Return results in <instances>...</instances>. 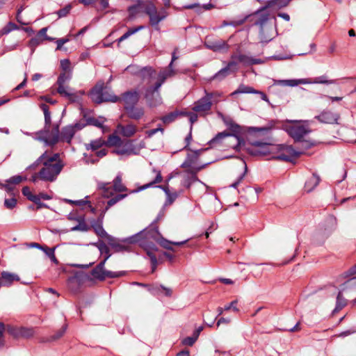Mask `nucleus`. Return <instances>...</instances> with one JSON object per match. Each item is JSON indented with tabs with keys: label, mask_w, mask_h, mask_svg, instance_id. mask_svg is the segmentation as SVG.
<instances>
[{
	"label": "nucleus",
	"mask_w": 356,
	"mask_h": 356,
	"mask_svg": "<svg viewBox=\"0 0 356 356\" xmlns=\"http://www.w3.org/2000/svg\"><path fill=\"white\" fill-rule=\"evenodd\" d=\"M307 83H309V79L277 80L275 84L282 86L294 87L300 84H307Z\"/></svg>",
	"instance_id": "nucleus-32"
},
{
	"label": "nucleus",
	"mask_w": 356,
	"mask_h": 356,
	"mask_svg": "<svg viewBox=\"0 0 356 356\" xmlns=\"http://www.w3.org/2000/svg\"><path fill=\"white\" fill-rule=\"evenodd\" d=\"M212 7L211 4H204L202 6H200V4L194 3V4H190L185 6V8L187 9H195V10L197 13H200L202 11V9L204 8V10H209Z\"/></svg>",
	"instance_id": "nucleus-48"
},
{
	"label": "nucleus",
	"mask_w": 356,
	"mask_h": 356,
	"mask_svg": "<svg viewBox=\"0 0 356 356\" xmlns=\"http://www.w3.org/2000/svg\"><path fill=\"white\" fill-rule=\"evenodd\" d=\"M111 257L108 254L101 261L91 272L92 275L99 280H104L106 277H117L122 275V273H115L104 269V265L107 259Z\"/></svg>",
	"instance_id": "nucleus-11"
},
{
	"label": "nucleus",
	"mask_w": 356,
	"mask_h": 356,
	"mask_svg": "<svg viewBox=\"0 0 356 356\" xmlns=\"http://www.w3.org/2000/svg\"><path fill=\"white\" fill-rule=\"evenodd\" d=\"M18 275L8 271H2L0 276V283L3 286L9 287L14 282L19 281Z\"/></svg>",
	"instance_id": "nucleus-23"
},
{
	"label": "nucleus",
	"mask_w": 356,
	"mask_h": 356,
	"mask_svg": "<svg viewBox=\"0 0 356 356\" xmlns=\"http://www.w3.org/2000/svg\"><path fill=\"white\" fill-rule=\"evenodd\" d=\"M175 74L176 70L174 69L172 63H170L167 67L161 69L159 72H156V77L149 79V83L153 81L157 84V87H161L166 79L174 76Z\"/></svg>",
	"instance_id": "nucleus-16"
},
{
	"label": "nucleus",
	"mask_w": 356,
	"mask_h": 356,
	"mask_svg": "<svg viewBox=\"0 0 356 356\" xmlns=\"http://www.w3.org/2000/svg\"><path fill=\"white\" fill-rule=\"evenodd\" d=\"M319 181H320L319 177L314 175L305 183V188H306V190L308 192L311 191L314 187H316L318 184Z\"/></svg>",
	"instance_id": "nucleus-41"
},
{
	"label": "nucleus",
	"mask_w": 356,
	"mask_h": 356,
	"mask_svg": "<svg viewBox=\"0 0 356 356\" xmlns=\"http://www.w3.org/2000/svg\"><path fill=\"white\" fill-rule=\"evenodd\" d=\"M102 97H106V99H104V102H118V97L111 94L108 90L104 88V93L102 94Z\"/></svg>",
	"instance_id": "nucleus-54"
},
{
	"label": "nucleus",
	"mask_w": 356,
	"mask_h": 356,
	"mask_svg": "<svg viewBox=\"0 0 356 356\" xmlns=\"http://www.w3.org/2000/svg\"><path fill=\"white\" fill-rule=\"evenodd\" d=\"M39 163L43 165L40 170V179L49 182H53L57 179L65 166L59 154H50L47 152H44L33 165L28 167V169L33 168Z\"/></svg>",
	"instance_id": "nucleus-2"
},
{
	"label": "nucleus",
	"mask_w": 356,
	"mask_h": 356,
	"mask_svg": "<svg viewBox=\"0 0 356 356\" xmlns=\"http://www.w3.org/2000/svg\"><path fill=\"white\" fill-rule=\"evenodd\" d=\"M25 180H26V177H22V176H20V175H15V176H13V177H10L8 179H7L6 182L10 183V184H12L14 186L15 184H19L22 181H25Z\"/></svg>",
	"instance_id": "nucleus-53"
},
{
	"label": "nucleus",
	"mask_w": 356,
	"mask_h": 356,
	"mask_svg": "<svg viewBox=\"0 0 356 356\" xmlns=\"http://www.w3.org/2000/svg\"><path fill=\"white\" fill-rule=\"evenodd\" d=\"M95 3H97V8L104 10L108 7V0H95Z\"/></svg>",
	"instance_id": "nucleus-63"
},
{
	"label": "nucleus",
	"mask_w": 356,
	"mask_h": 356,
	"mask_svg": "<svg viewBox=\"0 0 356 356\" xmlns=\"http://www.w3.org/2000/svg\"><path fill=\"white\" fill-rule=\"evenodd\" d=\"M161 233L159 232L155 224L152 223L148 227L144 229L138 234L130 237L124 238L122 242L128 244L137 243L143 248L150 258L152 272L157 266V259L154 252L157 251L156 243L160 237Z\"/></svg>",
	"instance_id": "nucleus-1"
},
{
	"label": "nucleus",
	"mask_w": 356,
	"mask_h": 356,
	"mask_svg": "<svg viewBox=\"0 0 356 356\" xmlns=\"http://www.w3.org/2000/svg\"><path fill=\"white\" fill-rule=\"evenodd\" d=\"M71 78L72 74L70 72H64L59 75L56 83L57 85L67 84Z\"/></svg>",
	"instance_id": "nucleus-42"
},
{
	"label": "nucleus",
	"mask_w": 356,
	"mask_h": 356,
	"mask_svg": "<svg viewBox=\"0 0 356 356\" xmlns=\"http://www.w3.org/2000/svg\"><path fill=\"white\" fill-rule=\"evenodd\" d=\"M204 165H202L197 168H193L192 169H188L187 170V172L191 174V177H186L184 178L183 184L187 188H189L192 183L199 181L198 178L196 176V173L201 170L204 168Z\"/></svg>",
	"instance_id": "nucleus-31"
},
{
	"label": "nucleus",
	"mask_w": 356,
	"mask_h": 356,
	"mask_svg": "<svg viewBox=\"0 0 356 356\" xmlns=\"http://www.w3.org/2000/svg\"><path fill=\"white\" fill-rule=\"evenodd\" d=\"M99 188L103 190V195L109 197L113 195V191L116 192H123L127 191V188L122 183L121 175H118L113 180V189L108 183L99 184Z\"/></svg>",
	"instance_id": "nucleus-13"
},
{
	"label": "nucleus",
	"mask_w": 356,
	"mask_h": 356,
	"mask_svg": "<svg viewBox=\"0 0 356 356\" xmlns=\"http://www.w3.org/2000/svg\"><path fill=\"white\" fill-rule=\"evenodd\" d=\"M257 90L254 89L253 88L248 86H245L243 84H241L238 89L234 91L231 93V96H234L237 94H242V93H246V94H253L256 93Z\"/></svg>",
	"instance_id": "nucleus-38"
},
{
	"label": "nucleus",
	"mask_w": 356,
	"mask_h": 356,
	"mask_svg": "<svg viewBox=\"0 0 356 356\" xmlns=\"http://www.w3.org/2000/svg\"><path fill=\"white\" fill-rule=\"evenodd\" d=\"M237 70L236 63L234 60L230 61L227 67L221 69L217 73H216L211 79L210 81L213 79L222 80L225 78L230 72V70L235 71Z\"/></svg>",
	"instance_id": "nucleus-25"
},
{
	"label": "nucleus",
	"mask_w": 356,
	"mask_h": 356,
	"mask_svg": "<svg viewBox=\"0 0 356 356\" xmlns=\"http://www.w3.org/2000/svg\"><path fill=\"white\" fill-rule=\"evenodd\" d=\"M108 244L115 249L116 252H120L126 250V247L121 242L111 236H108L106 238Z\"/></svg>",
	"instance_id": "nucleus-37"
},
{
	"label": "nucleus",
	"mask_w": 356,
	"mask_h": 356,
	"mask_svg": "<svg viewBox=\"0 0 356 356\" xmlns=\"http://www.w3.org/2000/svg\"><path fill=\"white\" fill-rule=\"evenodd\" d=\"M106 143V145H108V146L118 147L120 145H121L122 140L119 136L115 135H111Z\"/></svg>",
	"instance_id": "nucleus-46"
},
{
	"label": "nucleus",
	"mask_w": 356,
	"mask_h": 356,
	"mask_svg": "<svg viewBox=\"0 0 356 356\" xmlns=\"http://www.w3.org/2000/svg\"><path fill=\"white\" fill-rule=\"evenodd\" d=\"M226 141V143L229 147L240 150L241 145L243 143L242 139L235 134H231L228 132L223 131L218 133L213 138L209 141V144L211 146H214L216 144Z\"/></svg>",
	"instance_id": "nucleus-5"
},
{
	"label": "nucleus",
	"mask_w": 356,
	"mask_h": 356,
	"mask_svg": "<svg viewBox=\"0 0 356 356\" xmlns=\"http://www.w3.org/2000/svg\"><path fill=\"white\" fill-rule=\"evenodd\" d=\"M197 338L193 334L191 337H188L182 340V344L184 346H192L197 341Z\"/></svg>",
	"instance_id": "nucleus-56"
},
{
	"label": "nucleus",
	"mask_w": 356,
	"mask_h": 356,
	"mask_svg": "<svg viewBox=\"0 0 356 356\" xmlns=\"http://www.w3.org/2000/svg\"><path fill=\"white\" fill-rule=\"evenodd\" d=\"M113 153L119 155H131L136 154L137 152L135 150V147L131 141H127L122 145H120L115 149L113 150Z\"/></svg>",
	"instance_id": "nucleus-24"
},
{
	"label": "nucleus",
	"mask_w": 356,
	"mask_h": 356,
	"mask_svg": "<svg viewBox=\"0 0 356 356\" xmlns=\"http://www.w3.org/2000/svg\"><path fill=\"white\" fill-rule=\"evenodd\" d=\"M94 245L99 249L101 254H106V256L111 254L108 247L104 243L99 241Z\"/></svg>",
	"instance_id": "nucleus-51"
},
{
	"label": "nucleus",
	"mask_w": 356,
	"mask_h": 356,
	"mask_svg": "<svg viewBox=\"0 0 356 356\" xmlns=\"http://www.w3.org/2000/svg\"><path fill=\"white\" fill-rule=\"evenodd\" d=\"M205 45L208 49H210L214 51H221L228 49V45L225 41L222 40H216L211 41L209 39H207L205 41Z\"/></svg>",
	"instance_id": "nucleus-28"
},
{
	"label": "nucleus",
	"mask_w": 356,
	"mask_h": 356,
	"mask_svg": "<svg viewBox=\"0 0 356 356\" xmlns=\"http://www.w3.org/2000/svg\"><path fill=\"white\" fill-rule=\"evenodd\" d=\"M202 150L193 151L190 154H188L185 161L181 164L182 168H190L192 169L193 168H195L193 166V165L197 160V158L200 154Z\"/></svg>",
	"instance_id": "nucleus-33"
},
{
	"label": "nucleus",
	"mask_w": 356,
	"mask_h": 356,
	"mask_svg": "<svg viewBox=\"0 0 356 356\" xmlns=\"http://www.w3.org/2000/svg\"><path fill=\"white\" fill-rule=\"evenodd\" d=\"M273 129V125L270 124L263 127H249L247 128V132L255 137L263 136L268 134Z\"/></svg>",
	"instance_id": "nucleus-29"
},
{
	"label": "nucleus",
	"mask_w": 356,
	"mask_h": 356,
	"mask_svg": "<svg viewBox=\"0 0 356 356\" xmlns=\"http://www.w3.org/2000/svg\"><path fill=\"white\" fill-rule=\"evenodd\" d=\"M259 38L261 43H266L273 40L277 35L275 24H259Z\"/></svg>",
	"instance_id": "nucleus-15"
},
{
	"label": "nucleus",
	"mask_w": 356,
	"mask_h": 356,
	"mask_svg": "<svg viewBox=\"0 0 356 356\" xmlns=\"http://www.w3.org/2000/svg\"><path fill=\"white\" fill-rule=\"evenodd\" d=\"M145 14V8L143 10L141 3H138L135 6H129L128 8V19L136 20Z\"/></svg>",
	"instance_id": "nucleus-27"
},
{
	"label": "nucleus",
	"mask_w": 356,
	"mask_h": 356,
	"mask_svg": "<svg viewBox=\"0 0 356 356\" xmlns=\"http://www.w3.org/2000/svg\"><path fill=\"white\" fill-rule=\"evenodd\" d=\"M232 58L236 63H237V62H239V63H243L244 65H251L265 63L270 58V57L265 58L264 59L254 58L252 57H250V56H246L244 54H238V55L232 56Z\"/></svg>",
	"instance_id": "nucleus-21"
},
{
	"label": "nucleus",
	"mask_w": 356,
	"mask_h": 356,
	"mask_svg": "<svg viewBox=\"0 0 356 356\" xmlns=\"http://www.w3.org/2000/svg\"><path fill=\"white\" fill-rule=\"evenodd\" d=\"M19 29L16 24H7L1 30V35L8 34L10 31Z\"/></svg>",
	"instance_id": "nucleus-57"
},
{
	"label": "nucleus",
	"mask_w": 356,
	"mask_h": 356,
	"mask_svg": "<svg viewBox=\"0 0 356 356\" xmlns=\"http://www.w3.org/2000/svg\"><path fill=\"white\" fill-rule=\"evenodd\" d=\"M6 330L9 334L16 339L30 338L35 334L34 329L32 327L8 325Z\"/></svg>",
	"instance_id": "nucleus-17"
},
{
	"label": "nucleus",
	"mask_w": 356,
	"mask_h": 356,
	"mask_svg": "<svg viewBox=\"0 0 356 356\" xmlns=\"http://www.w3.org/2000/svg\"><path fill=\"white\" fill-rule=\"evenodd\" d=\"M156 244L160 245L161 246H162L163 248H164L165 249L173 250V248L171 246V245L172 244V242L164 238L161 234L160 235V237H159Z\"/></svg>",
	"instance_id": "nucleus-50"
},
{
	"label": "nucleus",
	"mask_w": 356,
	"mask_h": 356,
	"mask_svg": "<svg viewBox=\"0 0 356 356\" xmlns=\"http://www.w3.org/2000/svg\"><path fill=\"white\" fill-rule=\"evenodd\" d=\"M126 70L131 74H138L143 81L156 77V70L149 66L140 67L138 65H130L127 67Z\"/></svg>",
	"instance_id": "nucleus-12"
},
{
	"label": "nucleus",
	"mask_w": 356,
	"mask_h": 356,
	"mask_svg": "<svg viewBox=\"0 0 356 356\" xmlns=\"http://www.w3.org/2000/svg\"><path fill=\"white\" fill-rule=\"evenodd\" d=\"M275 19V15L272 13L270 5L268 3L266 6L263 7L257 12L248 15L244 21L263 23Z\"/></svg>",
	"instance_id": "nucleus-7"
},
{
	"label": "nucleus",
	"mask_w": 356,
	"mask_h": 356,
	"mask_svg": "<svg viewBox=\"0 0 356 356\" xmlns=\"http://www.w3.org/2000/svg\"><path fill=\"white\" fill-rule=\"evenodd\" d=\"M284 129L296 141H300L311 132L309 122L307 120H291L284 126Z\"/></svg>",
	"instance_id": "nucleus-3"
},
{
	"label": "nucleus",
	"mask_w": 356,
	"mask_h": 356,
	"mask_svg": "<svg viewBox=\"0 0 356 356\" xmlns=\"http://www.w3.org/2000/svg\"><path fill=\"white\" fill-rule=\"evenodd\" d=\"M315 118L321 123L333 124H339L338 120L340 119V115L337 113L325 110L318 115H316Z\"/></svg>",
	"instance_id": "nucleus-20"
},
{
	"label": "nucleus",
	"mask_w": 356,
	"mask_h": 356,
	"mask_svg": "<svg viewBox=\"0 0 356 356\" xmlns=\"http://www.w3.org/2000/svg\"><path fill=\"white\" fill-rule=\"evenodd\" d=\"M145 82L148 85L145 93V98L147 104L151 107L160 105L162 103V98L159 92L161 87H157V84L153 81L149 83V79H147Z\"/></svg>",
	"instance_id": "nucleus-6"
},
{
	"label": "nucleus",
	"mask_w": 356,
	"mask_h": 356,
	"mask_svg": "<svg viewBox=\"0 0 356 356\" xmlns=\"http://www.w3.org/2000/svg\"><path fill=\"white\" fill-rule=\"evenodd\" d=\"M65 202L72 204H76L79 207L84 206L86 204H89L90 202L85 200H65Z\"/></svg>",
	"instance_id": "nucleus-61"
},
{
	"label": "nucleus",
	"mask_w": 356,
	"mask_h": 356,
	"mask_svg": "<svg viewBox=\"0 0 356 356\" xmlns=\"http://www.w3.org/2000/svg\"><path fill=\"white\" fill-rule=\"evenodd\" d=\"M40 107L44 113L45 126L47 128L48 126H51V114L49 111V106L43 104L40 106Z\"/></svg>",
	"instance_id": "nucleus-45"
},
{
	"label": "nucleus",
	"mask_w": 356,
	"mask_h": 356,
	"mask_svg": "<svg viewBox=\"0 0 356 356\" xmlns=\"http://www.w3.org/2000/svg\"><path fill=\"white\" fill-rule=\"evenodd\" d=\"M158 132H161V134L163 135V132H164V129L163 128L158 127L156 129H153L151 130L146 131H145V138H149Z\"/></svg>",
	"instance_id": "nucleus-59"
},
{
	"label": "nucleus",
	"mask_w": 356,
	"mask_h": 356,
	"mask_svg": "<svg viewBox=\"0 0 356 356\" xmlns=\"http://www.w3.org/2000/svg\"><path fill=\"white\" fill-rule=\"evenodd\" d=\"M17 204V200L14 197L10 199H6L4 201V205L9 209H13Z\"/></svg>",
	"instance_id": "nucleus-60"
},
{
	"label": "nucleus",
	"mask_w": 356,
	"mask_h": 356,
	"mask_svg": "<svg viewBox=\"0 0 356 356\" xmlns=\"http://www.w3.org/2000/svg\"><path fill=\"white\" fill-rule=\"evenodd\" d=\"M213 102L210 100L206 94L204 97L194 103L193 111L201 115L207 114L211 109Z\"/></svg>",
	"instance_id": "nucleus-18"
},
{
	"label": "nucleus",
	"mask_w": 356,
	"mask_h": 356,
	"mask_svg": "<svg viewBox=\"0 0 356 356\" xmlns=\"http://www.w3.org/2000/svg\"><path fill=\"white\" fill-rule=\"evenodd\" d=\"M57 92L62 97L67 98L70 101L77 102L79 97L84 94L83 92L79 91L74 92L67 84L58 85Z\"/></svg>",
	"instance_id": "nucleus-19"
},
{
	"label": "nucleus",
	"mask_w": 356,
	"mask_h": 356,
	"mask_svg": "<svg viewBox=\"0 0 356 356\" xmlns=\"http://www.w3.org/2000/svg\"><path fill=\"white\" fill-rule=\"evenodd\" d=\"M36 135V140L44 142L46 145H54L59 140L58 127L56 126L50 131V126L47 128L44 126V129L38 132Z\"/></svg>",
	"instance_id": "nucleus-8"
},
{
	"label": "nucleus",
	"mask_w": 356,
	"mask_h": 356,
	"mask_svg": "<svg viewBox=\"0 0 356 356\" xmlns=\"http://www.w3.org/2000/svg\"><path fill=\"white\" fill-rule=\"evenodd\" d=\"M152 172L156 174L155 179L153 181H150L149 183L146 184L142 186L139 188L138 191H142V190L147 189V188L152 186L154 184H159V183H161L162 181L163 177L161 176V172L159 170H156V169H153Z\"/></svg>",
	"instance_id": "nucleus-39"
},
{
	"label": "nucleus",
	"mask_w": 356,
	"mask_h": 356,
	"mask_svg": "<svg viewBox=\"0 0 356 356\" xmlns=\"http://www.w3.org/2000/svg\"><path fill=\"white\" fill-rule=\"evenodd\" d=\"M95 229L97 234L101 237H105L106 238H107L108 236H109L102 226H97V227L95 228Z\"/></svg>",
	"instance_id": "nucleus-64"
},
{
	"label": "nucleus",
	"mask_w": 356,
	"mask_h": 356,
	"mask_svg": "<svg viewBox=\"0 0 356 356\" xmlns=\"http://www.w3.org/2000/svg\"><path fill=\"white\" fill-rule=\"evenodd\" d=\"M242 162H243V164L244 166L243 172L241 175H240V176L238 177V178L237 179V180L235 182H234L233 184H231V187H232V188H236L238 186L239 183L243 179L245 175L247 172V165L244 161H242Z\"/></svg>",
	"instance_id": "nucleus-58"
},
{
	"label": "nucleus",
	"mask_w": 356,
	"mask_h": 356,
	"mask_svg": "<svg viewBox=\"0 0 356 356\" xmlns=\"http://www.w3.org/2000/svg\"><path fill=\"white\" fill-rule=\"evenodd\" d=\"M139 99V95L137 91H129L118 97V101L122 102L124 104V108L134 106Z\"/></svg>",
	"instance_id": "nucleus-22"
},
{
	"label": "nucleus",
	"mask_w": 356,
	"mask_h": 356,
	"mask_svg": "<svg viewBox=\"0 0 356 356\" xmlns=\"http://www.w3.org/2000/svg\"><path fill=\"white\" fill-rule=\"evenodd\" d=\"M77 221L79 222V224L71 228V231H81L85 232L88 229V226L83 221V218L82 217H79V219H77Z\"/></svg>",
	"instance_id": "nucleus-47"
},
{
	"label": "nucleus",
	"mask_w": 356,
	"mask_h": 356,
	"mask_svg": "<svg viewBox=\"0 0 356 356\" xmlns=\"http://www.w3.org/2000/svg\"><path fill=\"white\" fill-rule=\"evenodd\" d=\"M204 93L209 96L210 100L213 102V104L217 103L221 97V93L219 92H208L207 90H205Z\"/></svg>",
	"instance_id": "nucleus-55"
},
{
	"label": "nucleus",
	"mask_w": 356,
	"mask_h": 356,
	"mask_svg": "<svg viewBox=\"0 0 356 356\" xmlns=\"http://www.w3.org/2000/svg\"><path fill=\"white\" fill-rule=\"evenodd\" d=\"M144 29L143 26H140L137 28L130 29H129L125 33H124L119 39L118 42H120L125 39L128 38L130 35H133L134 33H136L138 31Z\"/></svg>",
	"instance_id": "nucleus-49"
},
{
	"label": "nucleus",
	"mask_w": 356,
	"mask_h": 356,
	"mask_svg": "<svg viewBox=\"0 0 356 356\" xmlns=\"http://www.w3.org/2000/svg\"><path fill=\"white\" fill-rule=\"evenodd\" d=\"M251 144L255 147L250 152L252 154L266 156L275 154V148H273L275 145L269 142L253 141Z\"/></svg>",
	"instance_id": "nucleus-14"
},
{
	"label": "nucleus",
	"mask_w": 356,
	"mask_h": 356,
	"mask_svg": "<svg viewBox=\"0 0 356 356\" xmlns=\"http://www.w3.org/2000/svg\"><path fill=\"white\" fill-rule=\"evenodd\" d=\"M129 118L134 120H139L144 115V110L141 107H136L134 106L127 107L125 109Z\"/></svg>",
	"instance_id": "nucleus-35"
},
{
	"label": "nucleus",
	"mask_w": 356,
	"mask_h": 356,
	"mask_svg": "<svg viewBox=\"0 0 356 356\" xmlns=\"http://www.w3.org/2000/svg\"><path fill=\"white\" fill-rule=\"evenodd\" d=\"M106 144V141L104 140H103L102 138H99L91 140L90 143L85 144V147L87 150L96 151Z\"/></svg>",
	"instance_id": "nucleus-36"
},
{
	"label": "nucleus",
	"mask_w": 356,
	"mask_h": 356,
	"mask_svg": "<svg viewBox=\"0 0 356 356\" xmlns=\"http://www.w3.org/2000/svg\"><path fill=\"white\" fill-rule=\"evenodd\" d=\"M125 197H127L126 194H120V195H118L115 197L110 199L107 202V207H106V210L108 209L109 207L113 206L118 202L124 199Z\"/></svg>",
	"instance_id": "nucleus-52"
},
{
	"label": "nucleus",
	"mask_w": 356,
	"mask_h": 356,
	"mask_svg": "<svg viewBox=\"0 0 356 356\" xmlns=\"http://www.w3.org/2000/svg\"><path fill=\"white\" fill-rule=\"evenodd\" d=\"M179 115H182V113H179L177 111L172 112L163 117L161 118V120L165 124H170L175 120Z\"/></svg>",
	"instance_id": "nucleus-44"
},
{
	"label": "nucleus",
	"mask_w": 356,
	"mask_h": 356,
	"mask_svg": "<svg viewBox=\"0 0 356 356\" xmlns=\"http://www.w3.org/2000/svg\"><path fill=\"white\" fill-rule=\"evenodd\" d=\"M317 83H322V84H334L335 83L334 80H327L325 76H321L319 77H316L313 80L309 79V83H307V84H317Z\"/></svg>",
	"instance_id": "nucleus-43"
},
{
	"label": "nucleus",
	"mask_w": 356,
	"mask_h": 356,
	"mask_svg": "<svg viewBox=\"0 0 356 356\" xmlns=\"http://www.w3.org/2000/svg\"><path fill=\"white\" fill-rule=\"evenodd\" d=\"M105 121L106 119L103 117H99L98 118H88L86 120V124L93 125L99 128H104L103 124Z\"/></svg>",
	"instance_id": "nucleus-40"
},
{
	"label": "nucleus",
	"mask_w": 356,
	"mask_h": 356,
	"mask_svg": "<svg viewBox=\"0 0 356 356\" xmlns=\"http://www.w3.org/2000/svg\"><path fill=\"white\" fill-rule=\"evenodd\" d=\"M66 329H67V325H63L60 330H58L54 335H53L51 337V339L57 340L59 338H60L65 332Z\"/></svg>",
	"instance_id": "nucleus-62"
},
{
	"label": "nucleus",
	"mask_w": 356,
	"mask_h": 356,
	"mask_svg": "<svg viewBox=\"0 0 356 356\" xmlns=\"http://www.w3.org/2000/svg\"><path fill=\"white\" fill-rule=\"evenodd\" d=\"M137 131V127L131 124H127L126 126L118 125V131L125 137H131L134 136Z\"/></svg>",
	"instance_id": "nucleus-34"
},
{
	"label": "nucleus",
	"mask_w": 356,
	"mask_h": 356,
	"mask_svg": "<svg viewBox=\"0 0 356 356\" xmlns=\"http://www.w3.org/2000/svg\"><path fill=\"white\" fill-rule=\"evenodd\" d=\"M275 148L277 155L273 157L279 160L292 161L302 154V152L296 151L291 145H277Z\"/></svg>",
	"instance_id": "nucleus-9"
},
{
	"label": "nucleus",
	"mask_w": 356,
	"mask_h": 356,
	"mask_svg": "<svg viewBox=\"0 0 356 356\" xmlns=\"http://www.w3.org/2000/svg\"><path fill=\"white\" fill-rule=\"evenodd\" d=\"M104 83L97 84L90 93L91 99L97 104H100L106 99V97H102L104 93Z\"/></svg>",
	"instance_id": "nucleus-26"
},
{
	"label": "nucleus",
	"mask_w": 356,
	"mask_h": 356,
	"mask_svg": "<svg viewBox=\"0 0 356 356\" xmlns=\"http://www.w3.org/2000/svg\"><path fill=\"white\" fill-rule=\"evenodd\" d=\"M75 133L76 130L74 129V127L72 125L66 126L63 128L60 136H59V140L70 143Z\"/></svg>",
	"instance_id": "nucleus-30"
},
{
	"label": "nucleus",
	"mask_w": 356,
	"mask_h": 356,
	"mask_svg": "<svg viewBox=\"0 0 356 356\" xmlns=\"http://www.w3.org/2000/svg\"><path fill=\"white\" fill-rule=\"evenodd\" d=\"M356 286V278L350 279L342 286L341 289L337 293L336 307L333 312L337 313L342 309L347 304V298L353 297L354 292L353 288Z\"/></svg>",
	"instance_id": "nucleus-4"
},
{
	"label": "nucleus",
	"mask_w": 356,
	"mask_h": 356,
	"mask_svg": "<svg viewBox=\"0 0 356 356\" xmlns=\"http://www.w3.org/2000/svg\"><path fill=\"white\" fill-rule=\"evenodd\" d=\"M145 14L149 17L150 22H160L165 19L169 12L165 8H156L152 1L145 5Z\"/></svg>",
	"instance_id": "nucleus-10"
}]
</instances>
